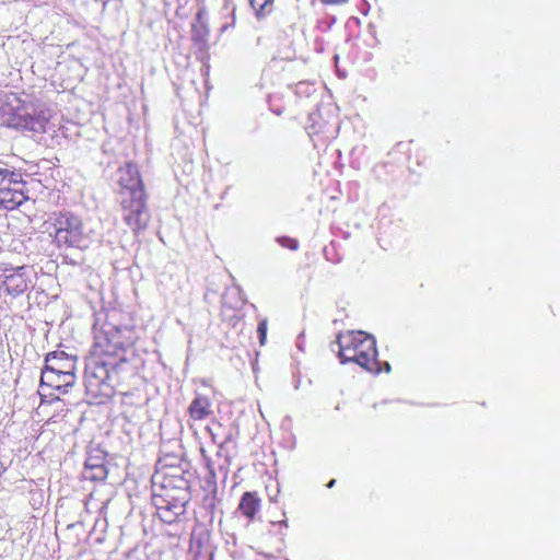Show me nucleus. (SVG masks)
<instances>
[{"label":"nucleus","mask_w":560,"mask_h":560,"mask_svg":"<svg viewBox=\"0 0 560 560\" xmlns=\"http://www.w3.org/2000/svg\"><path fill=\"white\" fill-rule=\"evenodd\" d=\"M124 317V312L117 307L107 308L96 317L92 328L90 357L98 374L96 371L91 374L88 371V387L92 386V376L98 378L100 383L104 382L108 377L109 369L126 361L127 352L135 346V328L125 324Z\"/></svg>","instance_id":"obj_1"},{"label":"nucleus","mask_w":560,"mask_h":560,"mask_svg":"<svg viewBox=\"0 0 560 560\" xmlns=\"http://www.w3.org/2000/svg\"><path fill=\"white\" fill-rule=\"evenodd\" d=\"M338 357L342 364L352 362L370 373L389 372L388 362L377 359L376 341L373 336L362 330H349L337 336Z\"/></svg>","instance_id":"obj_2"},{"label":"nucleus","mask_w":560,"mask_h":560,"mask_svg":"<svg viewBox=\"0 0 560 560\" xmlns=\"http://www.w3.org/2000/svg\"><path fill=\"white\" fill-rule=\"evenodd\" d=\"M43 228L60 249L82 248L86 241L81 217L69 210L52 211L43 222Z\"/></svg>","instance_id":"obj_3"},{"label":"nucleus","mask_w":560,"mask_h":560,"mask_svg":"<svg viewBox=\"0 0 560 560\" xmlns=\"http://www.w3.org/2000/svg\"><path fill=\"white\" fill-rule=\"evenodd\" d=\"M77 358L65 351L49 352L40 375V389L66 393L75 383Z\"/></svg>","instance_id":"obj_4"},{"label":"nucleus","mask_w":560,"mask_h":560,"mask_svg":"<svg viewBox=\"0 0 560 560\" xmlns=\"http://www.w3.org/2000/svg\"><path fill=\"white\" fill-rule=\"evenodd\" d=\"M118 198L121 218L126 225L135 234H139L144 231L151 219L147 190L131 191L124 196H119Z\"/></svg>","instance_id":"obj_5"},{"label":"nucleus","mask_w":560,"mask_h":560,"mask_svg":"<svg viewBox=\"0 0 560 560\" xmlns=\"http://www.w3.org/2000/svg\"><path fill=\"white\" fill-rule=\"evenodd\" d=\"M9 168L0 167V210L11 211L27 200L24 183Z\"/></svg>","instance_id":"obj_6"},{"label":"nucleus","mask_w":560,"mask_h":560,"mask_svg":"<svg viewBox=\"0 0 560 560\" xmlns=\"http://www.w3.org/2000/svg\"><path fill=\"white\" fill-rule=\"evenodd\" d=\"M33 279L32 267H5L0 273V291L12 298L22 295L33 284Z\"/></svg>","instance_id":"obj_7"},{"label":"nucleus","mask_w":560,"mask_h":560,"mask_svg":"<svg viewBox=\"0 0 560 560\" xmlns=\"http://www.w3.org/2000/svg\"><path fill=\"white\" fill-rule=\"evenodd\" d=\"M159 479L158 488L153 495L183 497L190 500L189 482L179 469H163L156 474Z\"/></svg>","instance_id":"obj_8"},{"label":"nucleus","mask_w":560,"mask_h":560,"mask_svg":"<svg viewBox=\"0 0 560 560\" xmlns=\"http://www.w3.org/2000/svg\"><path fill=\"white\" fill-rule=\"evenodd\" d=\"M153 505L156 509V516L165 524H174L186 513L187 504L190 500L183 497L153 495Z\"/></svg>","instance_id":"obj_9"},{"label":"nucleus","mask_w":560,"mask_h":560,"mask_svg":"<svg viewBox=\"0 0 560 560\" xmlns=\"http://www.w3.org/2000/svg\"><path fill=\"white\" fill-rule=\"evenodd\" d=\"M117 186L118 197L136 190H147L140 171L133 162H126L124 165L118 167Z\"/></svg>","instance_id":"obj_10"},{"label":"nucleus","mask_w":560,"mask_h":560,"mask_svg":"<svg viewBox=\"0 0 560 560\" xmlns=\"http://www.w3.org/2000/svg\"><path fill=\"white\" fill-rule=\"evenodd\" d=\"M8 125L22 130L38 131L43 129L40 120L27 112L25 106L19 105L15 109L8 114Z\"/></svg>","instance_id":"obj_11"},{"label":"nucleus","mask_w":560,"mask_h":560,"mask_svg":"<svg viewBox=\"0 0 560 560\" xmlns=\"http://www.w3.org/2000/svg\"><path fill=\"white\" fill-rule=\"evenodd\" d=\"M188 416L192 421H203L213 416L212 399L202 394H196L187 409Z\"/></svg>","instance_id":"obj_12"},{"label":"nucleus","mask_w":560,"mask_h":560,"mask_svg":"<svg viewBox=\"0 0 560 560\" xmlns=\"http://www.w3.org/2000/svg\"><path fill=\"white\" fill-rule=\"evenodd\" d=\"M261 500L257 492L246 491L241 497L237 510L248 520V522H253L256 514L259 512Z\"/></svg>","instance_id":"obj_13"},{"label":"nucleus","mask_w":560,"mask_h":560,"mask_svg":"<svg viewBox=\"0 0 560 560\" xmlns=\"http://www.w3.org/2000/svg\"><path fill=\"white\" fill-rule=\"evenodd\" d=\"M108 470L104 464L92 463L91 459L86 460L83 471L85 480L93 482L104 481L107 478Z\"/></svg>","instance_id":"obj_14"},{"label":"nucleus","mask_w":560,"mask_h":560,"mask_svg":"<svg viewBox=\"0 0 560 560\" xmlns=\"http://www.w3.org/2000/svg\"><path fill=\"white\" fill-rule=\"evenodd\" d=\"M258 19L269 15L273 10V0H249Z\"/></svg>","instance_id":"obj_15"},{"label":"nucleus","mask_w":560,"mask_h":560,"mask_svg":"<svg viewBox=\"0 0 560 560\" xmlns=\"http://www.w3.org/2000/svg\"><path fill=\"white\" fill-rule=\"evenodd\" d=\"M277 243L284 248L290 250H296L300 246V243L296 238L290 236H280L277 238Z\"/></svg>","instance_id":"obj_16"},{"label":"nucleus","mask_w":560,"mask_h":560,"mask_svg":"<svg viewBox=\"0 0 560 560\" xmlns=\"http://www.w3.org/2000/svg\"><path fill=\"white\" fill-rule=\"evenodd\" d=\"M267 330H268V320L266 318H264L259 322L258 327H257V335H258L260 346L266 345Z\"/></svg>","instance_id":"obj_17"},{"label":"nucleus","mask_w":560,"mask_h":560,"mask_svg":"<svg viewBox=\"0 0 560 560\" xmlns=\"http://www.w3.org/2000/svg\"><path fill=\"white\" fill-rule=\"evenodd\" d=\"M324 5H340L347 3L349 0H318Z\"/></svg>","instance_id":"obj_18"},{"label":"nucleus","mask_w":560,"mask_h":560,"mask_svg":"<svg viewBox=\"0 0 560 560\" xmlns=\"http://www.w3.org/2000/svg\"><path fill=\"white\" fill-rule=\"evenodd\" d=\"M336 483V480L335 479H331L328 483H327V487L328 488H332Z\"/></svg>","instance_id":"obj_19"},{"label":"nucleus","mask_w":560,"mask_h":560,"mask_svg":"<svg viewBox=\"0 0 560 560\" xmlns=\"http://www.w3.org/2000/svg\"><path fill=\"white\" fill-rule=\"evenodd\" d=\"M231 14H232V24H234V22H235V9L232 10Z\"/></svg>","instance_id":"obj_20"},{"label":"nucleus","mask_w":560,"mask_h":560,"mask_svg":"<svg viewBox=\"0 0 560 560\" xmlns=\"http://www.w3.org/2000/svg\"><path fill=\"white\" fill-rule=\"evenodd\" d=\"M228 28V25L222 26V31L224 32Z\"/></svg>","instance_id":"obj_21"},{"label":"nucleus","mask_w":560,"mask_h":560,"mask_svg":"<svg viewBox=\"0 0 560 560\" xmlns=\"http://www.w3.org/2000/svg\"><path fill=\"white\" fill-rule=\"evenodd\" d=\"M197 18H198V19H200V18H201V13H200V12H198V13H197Z\"/></svg>","instance_id":"obj_22"},{"label":"nucleus","mask_w":560,"mask_h":560,"mask_svg":"<svg viewBox=\"0 0 560 560\" xmlns=\"http://www.w3.org/2000/svg\"><path fill=\"white\" fill-rule=\"evenodd\" d=\"M44 395L51 396V395H52V393L48 392V393H45Z\"/></svg>","instance_id":"obj_23"}]
</instances>
